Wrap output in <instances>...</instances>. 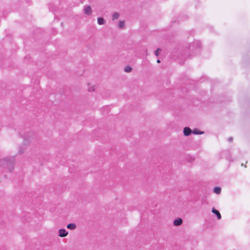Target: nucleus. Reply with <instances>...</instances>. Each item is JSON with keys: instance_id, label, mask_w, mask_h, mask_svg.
<instances>
[{"instance_id": "nucleus-1", "label": "nucleus", "mask_w": 250, "mask_h": 250, "mask_svg": "<svg viewBox=\"0 0 250 250\" xmlns=\"http://www.w3.org/2000/svg\"><path fill=\"white\" fill-rule=\"evenodd\" d=\"M33 135L31 133L25 134L23 136V142L18 148V154L21 155L23 154L26 148L32 143L33 140Z\"/></svg>"}, {"instance_id": "nucleus-2", "label": "nucleus", "mask_w": 250, "mask_h": 250, "mask_svg": "<svg viewBox=\"0 0 250 250\" xmlns=\"http://www.w3.org/2000/svg\"><path fill=\"white\" fill-rule=\"evenodd\" d=\"M15 159L12 157H6L0 160V166L6 168L12 172L14 168Z\"/></svg>"}, {"instance_id": "nucleus-3", "label": "nucleus", "mask_w": 250, "mask_h": 250, "mask_svg": "<svg viewBox=\"0 0 250 250\" xmlns=\"http://www.w3.org/2000/svg\"><path fill=\"white\" fill-rule=\"evenodd\" d=\"M83 10L84 13L87 16L91 15L92 13V8L89 5H84Z\"/></svg>"}, {"instance_id": "nucleus-4", "label": "nucleus", "mask_w": 250, "mask_h": 250, "mask_svg": "<svg viewBox=\"0 0 250 250\" xmlns=\"http://www.w3.org/2000/svg\"><path fill=\"white\" fill-rule=\"evenodd\" d=\"M96 86L95 84L88 83H87V91L89 92H93L96 89Z\"/></svg>"}, {"instance_id": "nucleus-5", "label": "nucleus", "mask_w": 250, "mask_h": 250, "mask_svg": "<svg viewBox=\"0 0 250 250\" xmlns=\"http://www.w3.org/2000/svg\"><path fill=\"white\" fill-rule=\"evenodd\" d=\"M58 235L61 237H64L68 235V232L65 229H60Z\"/></svg>"}, {"instance_id": "nucleus-6", "label": "nucleus", "mask_w": 250, "mask_h": 250, "mask_svg": "<svg viewBox=\"0 0 250 250\" xmlns=\"http://www.w3.org/2000/svg\"><path fill=\"white\" fill-rule=\"evenodd\" d=\"M191 132H192V131L189 127H185L184 128L183 133L185 136H189L191 133Z\"/></svg>"}, {"instance_id": "nucleus-7", "label": "nucleus", "mask_w": 250, "mask_h": 250, "mask_svg": "<svg viewBox=\"0 0 250 250\" xmlns=\"http://www.w3.org/2000/svg\"><path fill=\"white\" fill-rule=\"evenodd\" d=\"M183 223V220L181 218H178L177 219H175L173 222V225L175 226H179L182 225Z\"/></svg>"}, {"instance_id": "nucleus-8", "label": "nucleus", "mask_w": 250, "mask_h": 250, "mask_svg": "<svg viewBox=\"0 0 250 250\" xmlns=\"http://www.w3.org/2000/svg\"><path fill=\"white\" fill-rule=\"evenodd\" d=\"M97 22L99 25H104L105 23V20L103 18H98Z\"/></svg>"}, {"instance_id": "nucleus-9", "label": "nucleus", "mask_w": 250, "mask_h": 250, "mask_svg": "<svg viewBox=\"0 0 250 250\" xmlns=\"http://www.w3.org/2000/svg\"><path fill=\"white\" fill-rule=\"evenodd\" d=\"M212 212L217 215L218 219H220L221 218V215L217 210L215 209L214 208H212Z\"/></svg>"}, {"instance_id": "nucleus-10", "label": "nucleus", "mask_w": 250, "mask_h": 250, "mask_svg": "<svg viewBox=\"0 0 250 250\" xmlns=\"http://www.w3.org/2000/svg\"><path fill=\"white\" fill-rule=\"evenodd\" d=\"M67 228L71 230H74L76 228V225L75 223H70L67 225Z\"/></svg>"}, {"instance_id": "nucleus-11", "label": "nucleus", "mask_w": 250, "mask_h": 250, "mask_svg": "<svg viewBox=\"0 0 250 250\" xmlns=\"http://www.w3.org/2000/svg\"><path fill=\"white\" fill-rule=\"evenodd\" d=\"M118 27L120 29H124L125 27V21H120L118 23Z\"/></svg>"}, {"instance_id": "nucleus-12", "label": "nucleus", "mask_w": 250, "mask_h": 250, "mask_svg": "<svg viewBox=\"0 0 250 250\" xmlns=\"http://www.w3.org/2000/svg\"><path fill=\"white\" fill-rule=\"evenodd\" d=\"M120 17L119 13L117 12H114L112 14V21H114L115 20L118 19Z\"/></svg>"}, {"instance_id": "nucleus-13", "label": "nucleus", "mask_w": 250, "mask_h": 250, "mask_svg": "<svg viewBox=\"0 0 250 250\" xmlns=\"http://www.w3.org/2000/svg\"><path fill=\"white\" fill-rule=\"evenodd\" d=\"M192 132L195 134H204V132L203 131H201L200 130H199L198 129H194L193 131H192Z\"/></svg>"}, {"instance_id": "nucleus-14", "label": "nucleus", "mask_w": 250, "mask_h": 250, "mask_svg": "<svg viewBox=\"0 0 250 250\" xmlns=\"http://www.w3.org/2000/svg\"><path fill=\"white\" fill-rule=\"evenodd\" d=\"M221 190V188L219 187H215L214 188V189H213L214 192L217 194H219L220 193Z\"/></svg>"}, {"instance_id": "nucleus-15", "label": "nucleus", "mask_w": 250, "mask_h": 250, "mask_svg": "<svg viewBox=\"0 0 250 250\" xmlns=\"http://www.w3.org/2000/svg\"><path fill=\"white\" fill-rule=\"evenodd\" d=\"M124 71L125 72L129 73L132 71V68L129 66H126L125 67Z\"/></svg>"}, {"instance_id": "nucleus-16", "label": "nucleus", "mask_w": 250, "mask_h": 250, "mask_svg": "<svg viewBox=\"0 0 250 250\" xmlns=\"http://www.w3.org/2000/svg\"><path fill=\"white\" fill-rule=\"evenodd\" d=\"M161 49L160 48H158L156 51L155 52V54L156 56H158L159 55L160 52L159 51H161Z\"/></svg>"}, {"instance_id": "nucleus-17", "label": "nucleus", "mask_w": 250, "mask_h": 250, "mask_svg": "<svg viewBox=\"0 0 250 250\" xmlns=\"http://www.w3.org/2000/svg\"><path fill=\"white\" fill-rule=\"evenodd\" d=\"M232 138H231V137L229 138V142H231L232 141Z\"/></svg>"}, {"instance_id": "nucleus-18", "label": "nucleus", "mask_w": 250, "mask_h": 250, "mask_svg": "<svg viewBox=\"0 0 250 250\" xmlns=\"http://www.w3.org/2000/svg\"><path fill=\"white\" fill-rule=\"evenodd\" d=\"M160 62H161V61H160V60H158L157 61V63H160Z\"/></svg>"}]
</instances>
